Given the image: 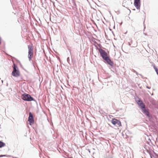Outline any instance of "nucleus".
Masks as SVG:
<instances>
[{"label":"nucleus","instance_id":"obj_4","mask_svg":"<svg viewBox=\"0 0 158 158\" xmlns=\"http://www.w3.org/2000/svg\"><path fill=\"white\" fill-rule=\"evenodd\" d=\"M22 98L23 100L28 101H31L33 100V98L30 95L24 94L22 95Z\"/></svg>","mask_w":158,"mask_h":158},{"label":"nucleus","instance_id":"obj_7","mask_svg":"<svg viewBox=\"0 0 158 158\" xmlns=\"http://www.w3.org/2000/svg\"><path fill=\"white\" fill-rule=\"evenodd\" d=\"M29 116L28 118V121L29 122L30 125H31V123H34V118L32 113L30 112L29 113Z\"/></svg>","mask_w":158,"mask_h":158},{"label":"nucleus","instance_id":"obj_9","mask_svg":"<svg viewBox=\"0 0 158 158\" xmlns=\"http://www.w3.org/2000/svg\"><path fill=\"white\" fill-rule=\"evenodd\" d=\"M142 110L144 114H145L146 115H147L148 117L149 116V112L148 109H146V108H145V109Z\"/></svg>","mask_w":158,"mask_h":158},{"label":"nucleus","instance_id":"obj_5","mask_svg":"<svg viewBox=\"0 0 158 158\" xmlns=\"http://www.w3.org/2000/svg\"><path fill=\"white\" fill-rule=\"evenodd\" d=\"M111 122L112 124L114 125L117 126L119 127H121L122 126L121 122L116 118H112Z\"/></svg>","mask_w":158,"mask_h":158},{"label":"nucleus","instance_id":"obj_10","mask_svg":"<svg viewBox=\"0 0 158 158\" xmlns=\"http://www.w3.org/2000/svg\"><path fill=\"white\" fill-rule=\"evenodd\" d=\"M5 145L6 144L4 143L0 140V148L4 147L5 146Z\"/></svg>","mask_w":158,"mask_h":158},{"label":"nucleus","instance_id":"obj_11","mask_svg":"<svg viewBox=\"0 0 158 158\" xmlns=\"http://www.w3.org/2000/svg\"><path fill=\"white\" fill-rule=\"evenodd\" d=\"M153 68L155 70L156 73L158 75V69L155 66V64H154L153 66Z\"/></svg>","mask_w":158,"mask_h":158},{"label":"nucleus","instance_id":"obj_2","mask_svg":"<svg viewBox=\"0 0 158 158\" xmlns=\"http://www.w3.org/2000/svg\"><path fill=\"white\" fill-rule=\"evenodd\" d=\"M13 70L12 73V75L14 77H18L20 75V73L18 69V68L16 65L15 64H14Z\"/></svg>","mask_w":158,"mask_h":158},{"label":"nucleus","instance_id":"obj_6","mask_svg":"<svg viewBox=\"0 0 158 158\" xmlns=\"http://www.w3.org/2000/svg\"><path fill=\"white\" fill-rule=\"evenodd\" d=\"M136 101L142 110H143L145 108V105L143 103L141 100L138 99V100L136 99Z\"/></svg>","mask_w":158,"mask_h":158},{"label":"nucleus","instance_id":"obj_12","mask_svg":"<svg viewBox=\"0 0 158 158\" xmlns=\"http://www.w3.org/2000/svg\"><path fill=\"white\" fill-rule=\"evenodd\" d=\"M2 155H1L0 156V157H2Z\"/></svg>","mask_w":158,"mask_h":158},{"label":"nucleus","instance_id":"obj_3","mask_svg":"<svg viewBox=\"0 0 158 158\" xmlns=\"http://www.w3.org/2000/svg\"><path fill=\"white\" fill-rule=\"evenodd\" d=\"M28 58L29 60H31V58H32L33 55L32 44L28 45Z\"/></svg>","mask_w":158,"mask_h":158},{"label":"nucleus","instance_id":"obj_8","mask_svg":"<svg viewBox=\"0 0 158 158\" xmlns=\"http://www.w3.org/2000/svg\"><path fill=\"white\" fill-rule=\"evenodd\" d=\"M134 5L137 9H139L140 6V0H134Z\"/></svg>","mask_w":158,"mask_h":158},{"label":"nucleus","instance_id":"obj_1","mask_svg":"<svg viewBox=\"0 0 158 158\" xmlns=\"http://www.w3.org/2000/svg\"><path fill=\"white\" fill-rule=\"evenodd\" d=\"M98 51L100 53L101 56L102 57V58L106 60V62L111 66L113 65V63L111 61L107 53L105 51V50L101 49H98Z\"/></svg>","mask_w":158,"mask_h":158}]
</instances>
